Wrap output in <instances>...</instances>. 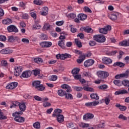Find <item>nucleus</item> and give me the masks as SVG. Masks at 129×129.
<instances>
[{"mask_svg": "<svg viewBox=\"0 0 129 129\" xmlns=\"http://www.w3.org/2000/svg\"><path fill=\"white\" fill-rule=\"evenodd\" d=\"M62 112V111L61 109H56L54 110V111L52 114L53 117H55V116H56V120L58 121V122H59V123H61V122H63V121H64V116L63 115H61Z\"/></svg>", "mask_w": 129, "mask_h": 129, "instance_id": "nucleus-1", "label": "nucleus"}, {"mask_svg": "<svg viewBox=\"0 0 129 129\" xmlns=\"http://www.w3.org/2000/svg\"><path fill=\"white\" fill-rule=\"evenodd\" d=\"M94 40L98 43H104L106 40L105 37L102 35H97L94 36Z\"/></svg>", "mask_w": 129, "mask_h": 129, "instance_id": "nucleus-2", "label": "nucleus"}, {"mask_svg": "<svg viewBox=\"0 0 129 129\" xmlns=\"http://www.w3.org/2000/svg\"><path fill=\"white\" fill-rule=\"evenodd\" d=\"M111 30V26L110 25H107L106 26L104 27V28H101L99 29V32L101 34H104L106 35L108 31Z\"/></svg>", "mask_w": 129, "mask_h": 129, "instance_id": "nucleus-3", "label": "nucleus"}, {"mask_svg": "<svg viewBox=\"0 0 129 129\" xmlns=\"http://www.w3.org/2000/svg\"><path fill=\"white\" fill-rule=\"evenodd\" d=\"M91 52H88L86 55L83 54L82 55H80L79 57V59L77 60V62L79 64H81V63H82L84 60H85L86 57H90L91 56Z\"/></svg>", "mask_w": 129, "mask_h": 129, "instance_id": "nucleus-4", "label": "nucleus"}, {"mask_svg": "<svg viewBox=\"0 0 129 129\" xmlns=\"http://www.w3.org/2000/svg\"><path fill=\"white\" fill-rule=\"evenodd\" d=\"M14 50L10 48H6L0 51V54L3 55H10L13 54Z\"/></svg>", "mask_w": 129, "mask_h": 129, "instance_id": "nucleus-5", "label": "nucleus"}, {"mask_svg": "<svg viewBox=\"0 0 129 129\" xmlns=\"http://www.w3.org/2000/svg\"><path fill=\"white\" fill-rule=\"evenodd\" d=\"M7 30L9 33H12V32L18 33V32H19V30L18 29L17 27L13 25H10L9 26H8L7 27Z\"/></svg>", "mask_w": 129, "mask_h": 129, "instance_id": "nucleus-6", "label": "nucleus"}, {"mask_svg": "<svg viewBox=\"0 0 129 129\" xmlns=\"http://www.w3.org/2000/svg\"><path fill=\"white\" fill-rule=\"evenodd\" d=\"M32 75V72L31 71H26L22 73L20 76L21 78H29Z\"/></svg>", "mask_w": 129, "mask_h": 129, "instance_id": "nucleus-7", "label": "nucleus"}, {"mask_svg": "<svg viewBox=\"0 0 129 129\" xmlns=\"http://www.w3.org/2000/svg\"><path fill=\"white\" fill-rule=\"evenodd\" d=\"M128 71H126L124 74L116 75L115 76V79H119V78H122V77H123L124 78H127L128 77Z\"/></svg>", "mask_w": 129, "mask_h": 129, "instance_id": "nucleus-8", "label": "nucleus"}, {"mask_svg": "<svg viewBox=\"0 0 129 129\" xmlns=\"http://www.w3.org/2000/svg\"><path fill=\"white\" fill-rule=\"evenodd\" d=\"M94 117V115L92 113H87L84 115L83 119L84 120H88V119H92Z\"/></svg>", "mask_w": 129, "mask_h": 129, "instance_id": "nucleus-9", "label": "nucleus"}, {"mask_svg": "<svg viewBox=\"0 0 129 129\" xmlns=\"http://www.w3.org/2000/svg\"><path fill=\"white\" fill-rule=\"evenodd\" d=\"M18 83L14 82L8 84L6 86L7 89H15L17 86H18Z\"/></svg>", "mask_w": 129, "mask_h": 129, "instance_id": "nucleus-10", "label": "nucleus"}, {"mask_svg": "<svg viewBox=\"0 0 129 129\" xmlns=\"http://www.w3.org/2000/svg\"><path fill=\"white\" fill-rule=\"evenodd\" d=\"M15 70L14 75L15 76H19L20 74L22 73V71H23V68L22 67H17L15 68Z\"/></svg>", "mask_w": 129, "mask_h": 129, "instance_id": "nucleus-11", "label": "nucleus"}, {"mask_svg": "<svg viewBox=\"0 0 129 129\" xmlns=\"http://www.w3.org/2000/svg\"><path fill=\"white\" fill-rule=\"evenodd\" d=\"M40 45L42 47V48H49V47H51V46H52V42L44 41L41 42Z\"/></svg>", "mask_w": 129, "mask_h": 129, "instance_id": "nucleus-12", "label": "nucleus"}, {"mask_svg": "<svg viewBox=\"0 0 129 129\" xmlns=\"http://www.w3.org/2000/svg\"><path fill=\"white\" fill-rule=\"evenodd\" d=\"M94 64V60L88 59L84 62V65L85 67H89V66H92Z\"/></svg>", "mask_w": 129, "mask_h": 129, "instance_id": "nucleus-13", "label": "nucleus"}, {"mask_svg": "<svg viewBox=\"0 0 129 129\" xmlns=\"http://www.w3.org/2000/svg\"><path fill=\"white\" fill-rule=\"evenodd\" d=\"M14 120L17 121V122H25V118L24 117L19 116L18 115L15 116L14 118Z\"/></svg>", "mask_w": 129, "mask_h": 129, "instance_id": "nucleus-14", "label": "nucleus"}, {"mask_svg": "<svg viewBox=\"0 0 129 129\" xmlns=\"http://www.w3.org/2000/svg\"><path fill=\"white\" fill-rule=\"evenodd\" d=\"M19 37L17 36H9L8 39V42H10V43H14L15 41H19Z\"/></svg>", "mask_w": 129, "mask_h": 129, "instance_id": "nucleus-15", "label": "nucleus"}, {"mask_svg": "<svg viewBox=\"0 0 129 129\" xmlns=\"http://www.w3.org/2000/svg\"><path fill=\"white\" fill-rule=\"evenodd\" d=\"M61 88L63 89H66V92H72V90L71 89V87L67 84H63L61 85Z\"/></svg>", "mask_w": 129, "mask_h": 129, "instance_id": "nucleus-16", "label": "nucleus"}, {"mask_svg": "<svg viewBox=\"0 0 129 129\" xmlns=\"http://www.w3.org/2000/svg\"><path fill=\"white\" fill-rule=\"evenodd\" d=\"M78 18L80 19V21H85V20L87 19V15L83 13H81L78 15Z\"/></svg>", "mask_w": 129, "mask_h": 129, "instance_id": "nucleus-17", "label": "nucleus"}, {"mask_svg": "<svg viewBox=\"0 0 129 129\" xmlns=\"http://www.w3.org/2000/svg\"><path fill=\"white\" fill-rule=\"evenodd\" d=\"M102 61L104 64H111V63H112V60L108 57H104L102 58Z\"/></svg>", "mask_w": 129, "mask_h": 129, "instance_id": "nucleus-18", "label": "nucleus"}, {"mask_svg": "<svg viewBox=\"0 0 129 129\" xmlns=\"http://www.w3.org/2000/svg\"><path fill=\"white\" fill-rule=\"evenodd\" d=\"M128 92L126 90L124 89L120 91H118L115 92V95H119V94H127Z\"/></svg>", "mask_w": 129, "mask_h": 129, "instance_id": "nucleus-19", "label": "nucleus"}, {"mask_svg": "<svg viewBox=\"0 0 129 129\" xmlns=\"http://www.w3.org/2000/svg\"><path fill=\"white\" fill-rule=\"evenodd\" d=\"M115 106L119 108L121 111H125L126 110V106H122L120 104L117 103L115 105Z\"/></svg>", "mask_w": 129, "mask_h": 129, "instance_id": "nucleus-20", "label": "nucleus"}, {"mask_svg": "<svg viewBox=\"0 0 129 129\" xmlns=\"http://www.w3.org/2000/svg\"><path fill=\"white\" fill-rule=\"evenodd\" d=\"M119 13H116L115 14H112L110 16V19L112 21H116L117 20V16H118Z\"/></svg>", "mask_w": 129, "mask_h": 129, "instance_id": "nucleus-21", "label": "nucleus"}, {"mask_svg": "<svg viewBox=\"0 0 129 129\" xmlns=\"http://www.w3.org/2000/svg\"><path fill=\"white\" fill-rule=\"evenodd\" d=\"M19 107L20 109V110L21 111H25L26 110V104H25V103H20Z\"/></svg>", "mask_w": 129, "mask_h": 129, "instance_id": "nucleus-22", "label": "nucleus"}, {"mask_svg": "<svg viewBox=\"0 0 129 129\" xmlns=\"http://www.w3.org/2000/svg\"><path fill=\"white\" fill-rule=\"evenodd\" d=\"M41 85V81H34L32 82V86L35 87V89Z\"/></svg>", "mask_w": 129, "mask_h": 129, "instance_id": "nucleus-23", "label": "nucleus"}, {"mask_svg": "<svg viewBox=\"0 0 129 129\" xmlns=\"http://www.w3.org/2000/svg\"><path fill=\"white\" fill-rule=\"evenodd\" d=\"M66 91H64L62 89L58 90L57 91V94L59 95V96L63 97L65 96V95L66 94Z\"/></svg>", "mask_w": 129, "mask_h": 129, "instance_id": "nucleus-24", "label": "nucleus"}, {"mask_svg": "<svg viewBox=\"0 0 129 129\" xmlns=\"http://www.w3.org/2000/svg\"><path fill=\"white\" fill-rule=\"evenodd\" d=\"M113 66L114 67H116V66H118V67H124L125 64L121 62H116L113 64Z\"/></svg>", "mask_w": 129, "mask_h": 129, "instance_id": "nucleus-25", "label": "nucleus"}, {"mask_svg": "<svg viewBox=\"0 0 129 129\" xmlns=\"http://www.w3.org/2000/svg\"><path fill=\"white\" fill-rule=\"evenodd\" d=\"M58 45L61 47L62 49H65V40H60L58 41Z\"/></svg>", "mask_w": 129, "mask_h": 129, "instance_id": "nucleus-26", "label": "nucleus"}, {"mask_svg": "<svg viewBox=\"0 0 129 129\" xmlns=\"http://www.w3.org/2000/svg\"><path fill=\"white\" fill-rule=\"evenodd\" d=\"M75 44L77 45L78 48H81L82 47V43L79 40V39L76 38L75 39Z\"/></svg>", "mask_w": 129, "mask_h": 129, "instance_id": "nucleus-27", "label": "nucleus"}, {"mask_svg": "<svg viewBox=\"0 0 129 129\" xmlns=\"http://www.w3.org/2000/svg\"><path fill=\"white\" fill-rule=\"evenodd\" d=\"M96 75L100 79H103V71H99L97 72Z\"/></svg>", "mask_w": 129, "mask_h": 129, "instance_id": "nucleus-28", "label": "nucleus"}, {"mask_svg": "<svg viewBox=\"0 0 129 129\" xmlns=\"http://www.w3.org/2000/svg\"><path fill=\"white\" fill-rule=\"evenodd\" d=\"M65 98L66 99H73V96H72V94H70V92H66V95H64Z\"/></svg>", "mask_w": 129, "mask_h": 129, "instance_id": "nucleus-29", "label": "nucleus"}, {"mask_svg": "<svg viewBox=\"0 0 129 129\" xmlns=\"http://www.w3.org/2000/svg\"><path fill=\"white\" fill-rule=\"evenodd\" d=\"M67 127L68 128H71V129H77L76 127L74 126V124L72 122L67 123Z\"/></svg>", "mask_w": 129, "mask_h": 129, "instance_id": "nucleus-30", "label": "nucleus"}, {"mask_svg": "<svg viewBox=\"0 0 129 129\" xmlns=\"http://www.w3.org/2000/svg\"><path fill=\"white\" fill-rule=\"evenodd\" d=\"M90 97L92 99H95V100H98V99H99V96L97 95V94H91L90 95Z\"/></svg>", "mask_w": 129, "mask_h": 129, "instance_id": "nucleus-31", "label": "nucleus"}, {"mask_svg": "<svg viewBox=\"0 0 129 129\" xmlns=\"http://www.w3.org/2000/svg\"><path fill=\"white\" fill-rule=\"evenodd\" d=\"M3 23L4 25H10L13 23V20L10 19H7L6 20H3Z\"/></svg>", "mask_w": 129, "mask_h": 129, "instance_id": "nucleus-32", "label": "nucleus"}, {"mask_svg": "<svg viewBox=\"0 0 129 129\" xmlns=\"http://www.w3.org/2000/svg\"><path fill=\"white\" fill-rule=\"evenodd\" d=\"M34 61L35 63L40 64V63H43V59L40 57H36L34 59Z\"/></svg>", "mask_w": 129, "mask_h": 129, "instance_id": "nucleus-33", "label": "nucleus"}, {"mask_svg": "<svg viewBox=\"0 0 129 129\" xmlns=\"http://www.w3.org/2000/svg\"><path fill=\"white\" fill-rule=\"evenodd\" d=\"M122 84L125 86V87H129V80H124L122 81Z\"/></svg>", "mask_w": 129, "mask_h": 129, "instance_id": "nucleus-34", "label": "nucleus"}, {"mask_svg": "<svg viewBox=\"0 0 129 129\" xmlns=\"http://www.w3.org/2000/svg\"><path fill=\"white\" fill-rule=\"evenodd\" d=\"M79 71H80V69H74L72 71V74H73V76L74 75H77L78 73H79Z\"/></svg>", "mask_w": 129, "mask_h": 129, "instance_id": "nucleus-35", "label": "nucleus"}, {"mask_svg": "<svg viewBox=\"0 0 129 129\" xmlns=\"http://www.w3.org/2000/svg\"><path fill=\"white\" fill-rule=\"evenodd\" d=\"M51 27V25L48 23H46L44 24L43 27V30L45 31V30H47V31H49L50 30V28Z\"/></svg>", "mask_w": 129, "mask_h": 129, "instance_id": "nucleus-36", "label": "nucleus"}, {"mask_svg": "<svg viewBox=\"0 0 129 129\" xmlns=\"http://www.w3.org/2000/svg\"><path fill=\"white\" fill-rule=\"evenodd\" d=\"M113 83L114 84H115V85H116L117 86H121V84H122L121 82L118 80H114Z\"/></svg>", "mask_w": 129, "mask_h": 129, "instance_id": "nucleus-37", "label": "nucleus"}, {"mask_svg": "<svg viewBox=\"0 0 129 129\" xmlns=\"http://www.w3.org/2000/svg\"><path fill=\"white\" fill-rule=\"evenodd\" d=\"M83 89L86 91H90V92H93V88H90L89 87L84 86L83 87Z\"/></svg>", "mask_w": 129, "mask_h": 129, "instance_id": "nucleus-38", "label": "nucleus"}, {"mask_svg": "<svg viewBox=\"0 0 129 129\" xmlns=\"http://www.w3.org/2000/svg\"><path fill=\"white\" fill-rule=\"evenodd\" d=\"M80 126H81V127H83V128H85V127H89V124L81 122L80 124Z\"/></svg>", "mask_w": 129, "mask_h": 129, "instance_id": "nucleus-39", "label": "nucleus"}, {"mask_svg": "<svg viewBox=\"0 0 129 129\" xmlns=\"http://www.w3.org/2000/svg\"><path fill=\"white\" fill-rule=\"evenodd\" d=\"M108 86L107 85L104 84L98 87L99 89H101L102 90H104L105 89H107Z\"/></svg>", "mask_w": 129, "mask_h": 129, "instance_id": "nucleus-40", "label": "nucleus"}, {"mask_svg": "<svg viewBox=\"0 0 129 129\" xmlns=\"http://www.w3.org/2000/svg\"><path fill=\"white\" fill-rule=\"evenodd\" d=\"M33 127L36 129L40 128V127H41V126L40 125V122H36L33 123Z\"/></svg>", "mask_w": 129, "mask_h": 129, "instance_id": "nucleus-41", "label": "nucleus"}, {"mask_svg": "<svg viewBox=\"0 0 129 129\" xmlns=\"http://www.w3.org/2000/svg\"><path fill=\"white\" fill-rule=\"evenodd\" d=\"M83 29L84 32H86V33H91V31H92V29L89 27H83Z\"/></svg>", "mask_w": 129, "mask_h": 129, "instance_id": "nucleus-42", "label": "nucleus"}, {"mask_svg": "<svg viewBox=\"0 0 129 129\" xmlns=\"http://www.w3.org/2000/svg\"><path fill=\"white\" fill-rule=\"evenodd\" d=\"M36 89H37L38 91H43L45 90V87H44V85L40 84Z\"/></svg>", "mask_w": 129, "mask_h": 129, "instance_id": "nucleus-43", "label": "nucleus"}, {"mask_svg": "<svg viewBox=\"0 0 129 129\" xmlns=\"http://www.w3.org/2000/svg\"><path fill=\"white\" fill-rule=\"evenodd\" d=\"M109 76V74L105 71H103V79L107 78V77Z\"/></svg>", "mask_w": 129, "mask_h": 129, "instance_id": "nucleus-44", "label": "nucleus"}, {"mask_svg": "<svg viewBox=\"0 0 129 129\" xmlns=\"http://www.w3.org/2000/svg\"><path fill=\"white\" fill-rule=\"evenodd\" d=\"M23 111L20 110V111L19 112H15V113H13V116H17V114L18 115H22L23 114Z\"/></svg>", "mask_w": 129, "mask_h": 129, "instance_id": "nucleus-45", "label": "nucleus"}, {"mask_svg": "<svg viewBox=\"0 0 129 129\" xmlns=\"http://www.w3.org/2000/svg\"><path fill=\"white\" fill-rule=\"evenodd\" d=\"M34 3L35 5H37V6H41L43 4V2L40 0H34Z\"/></svg>", "mask_w": 129, "mask_h": 129, "instance_id": "nucleus-46", "label": "nucleus"}, {"mask_svg": "<svg viewBox=\"0 0 129 129\" xmlns=\"http://www.w3.org/2000/svg\"><path fill=\"white\" fill-rule=\"evenodd\" d=\"M8 65V62L7 60H2L1 66H3V67H7V66Z\"/></svg>", "mask_w": 129, "mask_h": 129, "instance_id": "nucleus-47", "label": "nucleus"}, {"mask_svg": "<svg viewBox=\"0 0 129 129\" xmlns=\"http://www.w3.org/2000/svg\"><path fill=\"white\" fill-rule=\"evenodd\" d=\"M0 119H7V116L4 115V113L0 110Z\"/></svg>", "mask_w": 129, "mask_h": 129, "instance_id": "nucleus-48", "label": "nucleus"}, {"mask_svg": "<svg viewBox=\"0 0 129 129\" xmlns=\"http://www.w3.org/2000/svg\"><path fill=\"white\" fill-rule=\"evenodd\" d=\"M33 30H39L41 29V25L39 24L34 25L33 26Z\"/></svg>", "mask_w": 129, "mask_h": 129, "instance_id": "nucleus-49", "label": "nucleus"}, {"mask_svg": "<svg viewBox=\"0 0 129 129\" xmlns=\"http://www.w3.org/2000/svg\"><path fill=\"white\" fill-rule=\"evenodd\" d=\"M84 11L86 13H92V11H91V10L87 7H84Z\"/></svg>", "mask_w": 129, "mask_h": 129, "instance_id": "nucleus-50", "label": "nucleus"}, {"mask_svg": "<svg viewBox=\"0 0 129 129\" xmlns=\"http://www.w3.org/2000/svg\"><path fill=\"white\" fill-rule=\"evenodd\" d=\"M74 89L76 91H82L83 88L82 87H74Z\"/></svg>", "mask_w": 129, "mask_h": 129, "instance_id": "nucleus-51", "label": "nucleus"}, {"mask_svg": "<svg viewBox=\"0 0 129 129\" xmlns=\"http://www.w3.org/2000/svg\"><path fill=\"white\" fill-rule=\"evenodd\" d=\"M58 77H57V76L53 75L51 77V78L49 79V80L50 81H56Z\"/></svg>", "mask_w": 129, "mask_h": 129, "instance_id": "nucleus-52", "label": "nucleus"}, {"mask_svg": "<svg viewBox=\"0 0 129 129\" xmlns=\"http://www.w3.org/2000/svg\"><path fill=\"white\" fill-rule=\"evenodd\" d=\"M118 118L120 119H123V120H126L127 119V118L123 114H120L118 116Z\"/></svg>", "mask_w": 129, "mask_h": 129, "instance_id": "nucleus-53", "label": "nucleus"}, {"mask_svg": "<svg viewBox=\"0 0 129 129\" xmlns=\"http://www.w3.org/2000/svg\"><path fill=\"white\" fill-rule=\"evenodd\" d=\"M105 103L106 105H108L109 104V102H110V99L108 98V97H106L104 99Z\"/></svg>", "mask_w": 129, "mask_h": 129, "instance_id": "nucleus-54", "label": "nucleus"}, {"mask_svg": "<svg viewBox=\"0 0 129 129\" xmlns=\"http://www.w3.org/2000/svg\"><path fill=\"white\" fill-rule=\"evenodd\" d=\"M73 76L76 80H80L81 78V75H75Z\"/></svg>", "mask_w": 129, "mask_h": 129, "instance_id": "nucleus-55", "label": "nucleus"}, {"mask_svg": "<svg viewBox=\"0 0 129 129\" xmlns=\"http://www.w3.org/2000/svg\"><path fill=\"white\" fill-rule=\"evenodd\" d=\"M30 16L32 17V18H33L34 20H36L37 19V15L34 12H31L30 13Z\"/></svg>", "mask_w": 129, "mask_h": 129, "instance_id": "nucleus-56", "label": "nucleus"}, {"mask_svg": "<svg viewBox=\"0 0 129 129\" xmlns=\"http://www.w3.org/2000/svg\"><path fill=\"white\" fill-rule=\"evenodd\" d=\"M89 44L91 47H93V46H95V45H96V42L94 41H90L89 42Z\"/></svg>", "mask_w": 129, "mask_h": 129, "instance_id": "nucleus-57", "label": "nucleus"}, {"mask_svg": "<svg viewBox=\"0 0 129 129\" xmlns=\"http://www.w3.org/2000/svg\"><path fill=\"white\" fill-rule=\"evenodd\" d=\"M73 25H70V27L71 28V31L72 33H76L77 29L76 28H73Z\"/></svg>", "mask_w": 129, "mask_h": 129, "instance_id": "nucleus-58", "label": "nucleus"}, {"mask_svg": "<svg viewBox=\"0 0 129 129\" xmlns=\"http://www.w3.org/2000/svg\"><path fill=\"white\" fill-rule=\"evenodd\" d=\"M43 105L44 107H48V106H51V103L48 102H44L43 104Z\"/></svg>", "mask_w": 129, "mask_h": 129, "instance_id": "nucleus-59", "label": "nucleus"}, {"mask_svg": "<svg viewBox=\"0 0 129 129\" xmlns=\"http://www.w3.org/2000/svg\"><path fill=\"white\" fill-rule=\"evenodd\" d=\"M33 71L34 72V76H37V75H39V74L40 73L39 71L38 70H33Z\"/></svg>", "mask_w": 129, "mask_h": 129, "instance_id": "nucleus-60", "label": "nucleus"}, {"mask_svg": "<svg viewBox=\"0 0 129 129\" xmlns=\"http://www.w3.org/2000/svg\"><path fill=\"white\" fill-rule=\"evenodd\" d=\"M56 26H62L64 24V21H57L55 23Z\"/></svg>", "mask_w": 129, "mask_h": 129, "instance_id": "nucleus-61", "label": "nucleus"}, {"mask_svg": "<svg viewBox=\"0 0 129 129\" xmlns=\"http://www.w3.org/2000/svg\"><path fill=\"white\" fill-rule=\"evenodd\" d=\"M92 106H96L98 104H99V101H94L92 102Z\"/></svg>", "mask_w": 129, "mask_h": 129, "instance_id": "nucleus-62", "label": "nucleus"}, {"mask_svg": "<svg viewBox=\"0 0 129 129\" xmlns=\"http://www.w3.org/2000/svg\"><path fill=\"white\" fill-rule=\"evenodd\" d=\"M7 40V37L4 35H0V41H6Z\"/></svg>", "mask_w": 129, "mask_h": 129, "instance_id": "nucleus-63", "label": "nucleus"}, {"mask_svg": "<svg viewBox=\"0 0 129 129\" xmlns=\"http://www.w3.org/2000/svg\"><path fill=\"white\" fill-rule=\"evenodd\" d=\"M84 76H88V77H91V73L89 72L84 73Z\"/></svg>", "mask_w": 129, "mask_h": 129, "instance_id": "nucleus-64", "label": "nucleus"}]
</instances>
